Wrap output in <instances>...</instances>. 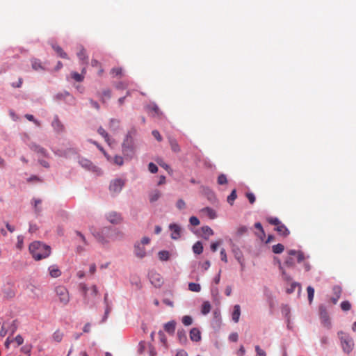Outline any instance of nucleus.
<instances>
[{"label":"nucleus","instance_id":"nucleus-30","mask_svg":"<svg viewBox=\"0 0 356 356\" xmlns=\"http://www.w3.org/2000/svg\"><path fill=\"white\" fill-rule=\"evenodd\" d=\"M49 270L52 277H58L61 275L60 270L55 266H50Z\"/></svg>","mask_w":356,"mask_h":356},{"label":"nucleus","instance_id":"nucleus-4","mask_svg":"<svg viewBox=\"0 0 356 356\" xmlns=\"http://www.w3.org/2000/svg\"><path fill=\"white\" fill-rule=\"evenodd\" d=\"M55 291L59 298L60 302L63 305H67L70 301V296L67 289L63 286L56 287Z\"/></svg>","mask_w":356,"mask_h":356},{"label":"nucleus","instance_id":"nucleus-15","mask_svg":"<svg viewBox=\"0 0 356 356\" xmlns=\"http://www.w3.org/2000/svg\"><path fill=\"white\" fill-rule=\"evenodd\" d=\"M107 220L109 222H118L122 220V218L120 214L115 211H111L107 215Z\"/></svg>","mask_w":356,"mask_h":356},{"label":"nucleus","instance_id":"nucleus-34","mask_svg":"<svg viewBox=\"0 0 356 356\" xmlns=\"http://www.w3.org/2000/svg\"><path fill=\"white\" fill-rule=\"evenodd\" d=\"M77 56L81 60H87L88 59L86 50L81 46L79 47V51L77 52Z\"/></svg>","mask_w":356,"mask_h":356},{"label":"nucleus","instance_id":"nucleus-22","mask_svg":"<svg viewBox=\"0 0 356 356\" xmlns=\"http://www.w3.org/2000/svg\"><path fill=\"white\" fill-rule=\"evenodd\" d=\"M240 316H241V307H240V305H236L234 307V311H233L232 314V320L235 323H238V321H239Z\"/></svg>","mask_w":356,"mask_h":356},{"label":"nucleus","instance_id":"nucleus-52","mask_svg":"<svg viewBox=\"0 0 356 356\" xmlns=\"http://www.w3.org/2000/svg\"><path fill=\"white\" fill-rule=\"evenodd\" d=\"M148 170L152 173H156L158 171V168L154 163H149L148 165Z\"/></svg>","mask_w":356,"mask_h":356},{"label":"nucleus","instance_id":"nucleus-23","mask_svg":"<svg viewBox=\"0 0 356 356\" xmlns=\"http://www.w3.org/2000/svg\"><path fill=\"white\" fill-rule=\"evenodd\" d=\"M150 280L155 286H160L163 282L162 278L159 274H152L150 277Z\"/></svg>","mask_w":356,"mask_h":356},{"label":"nucleus","instance_id":"nucleus-7","mask_svg":"<svg viewBox=\"0 0 356 356\" xmlns=\"http://www.w3.org/2000/svg\"><path fill=\"white\" fill-rule=\"evenodd\" d=\"M319 312H320V318L322 323L325 326L329 327L330 326V321L328 316V313L325 306L321 305L319 307Z\"/></svg>","mask_w":356,"mask_h":356},{"label":"nucleus","instance_id":"nucleus-13","mask_svg":"<svg viewBox=\"0 0 356 356\" xmlns=\"http://www.w3.org/2000/svg\"><path fill=\"white\" fill-rule=\"evenodd\" d=\"M332 291L334 293V296L331 298V301L334 305L337 304L339 299L341 297V293H342V289L339 286H334L332 288Z\"/></svg>","mask_w":356,"mask_h":356},{"label":"nucleus","instance_id":"nucleus-19","mask_svg":"<svg viewBox=\"0 0 356 356\" xmlns=\"http://www.w3.org/2000/svg\"><path fill=\"white\" fill-rule=\"evenodd\" d=\"M51 47L56 51L58 56L62 58L68 59L67 54L64 51V50L56 44H51Z\"/></svg>","mask_w":356,"mask_h":356},{"label":"nucleus","instance_id":"nucleus-40","mask_svg":"<svg viewBox=\"0 0 356 356\" xmlns=\"http://www.w3.org/2000/svg\"><path fill=\"white\" fill-rule=\"evenodd\" d=\"M72 78L74 79L77 82H81L84 79V75L79 74L76 72H72L71 73Z\"/></svg>","mask_w":356,"mask_h":356},{"label":"nucleus","instance_id":"nucleus-16","mask_svg":"<svg viewBox=\"0 0 356 356\" xmlns=\"http://www.w3.org/2000/svg\"><path fill=\"white\" fill-rule=\"evenodd\" d=\"M168 142L170 148L173 152L179 153L181 151L180 146L179 145L177 140L172 137H168Z\"/></svg>","mask_w":356,"mask_h":356},{"label":"nucleus","instance_id":"nucleus-54","mask_svg":"<svg viewBox=\"0 0 356 356\" xmlns=\"http://www.w3.org/2000/svg\"><path fill=\"white\" fill-rule=\"evenodd\" d=\"M246 197L248 199L250 204H253L255 202V196L252 193H247Z\"/></svg>","mask_w":356,"mask_h":356},{"label":"nucleus","instance_id":"nucleus-5","mask_svg":"<svg viewBox=\"0 0 356 356\" xmlns=\"http://www.w3.org/2000/svg\"><path fill=\"white\" fill-rule=\"evenodd\" d=\"M124 186V181L123 179H115L111 182L109 189L111 193H119Z\"/></svg>","mask_w":356,"mask_h":356},{"label":"nucleus","instance_id":"nucleus-63","mask_svg":"<svg viewBox=\"0 0 356 356\" xmlns=\"http://www.w3.org/2000/svg\"><path fill=\"white\" fill-rule=\"evenodd\" d=\"M238 334L236 332H234L229 335V339L230 341H232L233 342H236L238 340Z\"/></svg>","mask_w":356,"mask_h":356},{"label":"nucleus","instance_id":"nucleus-28","mask_svg":"<svg viewBox=\"0 0 356 356\" xmlns=\"http://www.w3.org/2000/svg\"><path fill=\"white\" fill-rule=\"evenodd\" d=\"M193 251L197 254H200L203 252V245L200 241L196 242L193 245Z\"/></svg>","mask_w":356,"mask_h":356},{"label":"nucleus","instance_id":"nucleus-31","mask_svg":"<svg viewBox=\"0 0 356 356\" xmlns=\"http://www.w3.org/2000/svg\"><path fill=\"white\" fill-rule=\"evenodd\" d=\"M117 165L121 166L124 163V159L121 156L115 155L113 158L111 157V161H108Z\"/></svg>","mask_w":356,"mask_h":356},{"label":"nucleus","instance_id":"nucleus-12","mask_svg":"<svg viewBox=\"0 0 356 356\" xmlns=\"http://www.w3.org/2000/svg\"><path fill=\"white\" fill-rule=\"evenodd\" d=\"M275 227L274 229L282 236H286L289 234V230L286 227L284 224H274Z\"/></svg>","mask_w":356,"mask_h":356},{"label":"nucleus","instance_id":"nucleus-11","mask_svg":"<svg viewBox=\"0 0 356 356\" xmlns=\"http://www.w3.org/2000/svg\"><path fill=\"white\" fill-rule=\"evenodd\" d=\"M134 252L137 257L143 258L146 255V251L144 245L137 243L134 247Z\"/></svg>","mask_w":356,"mask_h":356},{"label":"nucleus","instance_id":"nucleus-58","mask_svg":"<svg viewBox=\"0 0 356 356\" xmlns=\"http://www.w3.org/2000/svg\"><path fill=\"white\" fill-rule=\"evenodd\" d=\"M236 258L238 260V261L239 262V264H241V269L243 270V268H244V262H243V257H242L241 254H236Z\"/></svg>","mask_w":356,"mask_h":356},{"label":"nucleus","instance_id":"nucleus-21","mask_svg":"<svg viewBox=\"0 0 356 356\" xmlns=\"http://www.w3.org/2000/svg\"><path fill=\"white\" fill-rule=\"evenodd\" d=\"M100 100L103 104L106 102V99H109L111 97V90L110 89H105L101 94L98 95Z\"/></svg>","mask_w":356,"mask_h":356},{"label":"nucleus","instance_id":"nucleus-44","mask_svg":"<svg viewBox=\"0 0 356 356\" xmlns=\"http://www.w3.org/2000/svg\"><path fill=\"white\" fill-rule=\"evenodd\" d=\"M63 337V334L60 330H56L53 334V339L56 342L61 341Z\"/></svg>","mask_w":356,"mask_h":356},{"label":"nucleus","instance_id":"nucleus-6","mask_svg":"<svg viewBox=\"0 0 356 356\" xmlns=\"http://www.w3.org/2000/svg\"><path fill=\"white\" fill-rule=\"evenodd\" d=\"M195 234L199 236H201L205 239L209 238L213 234V230L209 226H203L201 229H192Z\"/></svg>","mask_w":356,"mask_h":356},{"label":"nucleus","instance_id":"nucleus-17","mask_svg":"<svg viewBox=\"0 0 356 356\" xmlns=\"http://www.w3.org/2000/svg\"><path fill=\"white\" fill-rule=\"evenodd\" d=\"M203 216L208 217L209 220H213L216 218V211L209 207L204 208L201 211Z\"/></svg>","mask_w":356,"mask_h":356},{"label":"nucleus","instance_id":"nucleus-57","mask_svg":"<svg viewBox=\"0 0 356 356\" xmlns=\"http://www.w3.org/2000/svg\"><path fill=\"white\" fill-rule=\"evenodd\" d=\"M15 341L17 343V346H20L24 342V339L23 337L18 334L15 337V338L14 339Z\"/></svg>","mask_w":356,"mask_h":356},{"label":"nucleus","instance_id":"nucleus-27","mask_svg":"<svg viewBox=\"0 0 356 356\" xmlns=\"http://www.w3.org/2000/svg\"><path fill=\"white\" fill-rule=\"evenodd\" d=\"M31 65H32V68L36 71L40 70H43L44 69L42 65L41 61L38 59H35V58L31 60Z\"/></svg>","mask_w":356,"mask_h":356},{"label":"nucleus","instance_id":"nucleus-35","mask_svg":"<svg viewBox=\"0 0 356 356\" xmlns=\"http://www.w3.org/2000/svg\"><path fill=\"white\" fill-rule=\"evenodd\" d=\"M149 111H151L154 113V116H160V115H162V112L160 111V109L158 107V106L156 104H155L149 105Z\"/></svg>","mask_w":356,"mask_h":356},{"label":"nucleus","instance_id":"nucleus-46","mask_svg":"<svg viewBox=\"0 0 356 356\" xmlns=\"http://www.w3.org/2000/svg\"><path fill=\"white\" fill-rule=\"evenodd\" d=\"M182 323L186 326L191 325L193 323V318L190 316H184L182 317Z\"/></svg>","mask_w":356,"mask_h":356},{"label":"nucleus","instance_id":"nucleus-14","mask_svg":"<svg viewBox=\"0 0 356 356\" xmlns=\"http://www.w3.org/2000/svg\"><path fill=\"white\" fill-rule=\"evenodd\" d=\"M201 332L196 328H192L190 331V339L193 341L198 342L201 340Z\"/></svg>","mask_w":356,"mask_h":356},{"label":"nucleus","instance_id":"nucleus-10","mask_svg":"<svg viewBox=\"0 0 356 356\" xmlns=\"http://www.w3.org/2000/svg\"><path fill=\"white\" fill-rule=\"evenodd\" d=\"M51 126L54 131L58 133L63 132L65 130V127L59 120L58 115L54 116V120L51 122Z\"/></svg>","mask_w":356,"mask_h":356},{"label":"nucleus","instance_id":"nucleus-8","mask_svg":"<svg viewBox=\"0 0 356 356\" xmlns=\"http://www.w3.org/2000/svg\"><path fill=\"white\" fill-rule=\"evenodd\" d=\"M134 149V140L131 136H127L122 143V150L124 154L132 152Z\"/></svg>","mask_w":356,"mask_h":356},{"label":"nucleus","instance_id":"nucleus-33","mask_svg":"<svg viewBox=\"0 0 356 356\" xmlns=\"http://www.w3.org/2000/svg\"><path fill=\"white\" fill-rule=\"evenodd\" d=\"M161 192L158 190L153 191L149 195V200L151 202H156L161 197Z\"/></svg>","mask_w":356,"mask_h":356},{"label":"nucleus","instance_id":"nucleus-47","mask_svg":"<svg viewBox=\"0 0 356 356\" xmlns=\"http://www.w3.org/2000/svg\"><path fill=\"white\" fill-rule=\"evenodd\" d=\"M341 308L343 311L347 312L349 311L351 309V304L349 301H343L341 303Z\"/></svg>","mask_w":356,"mask_h":356},{"label":"nucleus","instance_id":"nucleus-18","mask_svg":"<svg viewBox=\"0 0 356 356\" xmlns=\"http://www.w3.org/2000/svg\"><path fill=\"white\" fill-rule=\"evenodd\" d=\"M175 327L176 322L175 321H171L164 325V330L166 332L172 335L175 333Z\"/></svg>","mask_w":356,"mask_h":356},{"label":"nucleus","instance_id":"nucleus-45","mask_svg":"<svg viewBox=\"0 0 356 356\" xmlns=\"http://www.w3.org/2000/svg\"><path fill=\"white\" fill-rule=\"evenodd\" d=\"M236 197H237V196H236V190L234 189V190H233V191H232V193H230V195L227 197V202H228L229 204H230L231 205H232V204H233V202H234V201L236 200Z\"/></svg>","mask_w":356,"mask_h":356},{"label":"nucleus","instance_id":"nucleus-36","mask_svg":"<svg viewBox=\"0 0 356 356\" xmlns=\"http://www.w3.org/2000/svg\"><path fill=\"white\" fill-rule=\"evenodd\" d=\"M255 228L259 231V233H257L258 237L263 241H264L265 238V234L263 229V227L261 226V224H255Z\"/></svg>","mask_w":356,"mask_h":356},{"label":"nucleus","instance_id":"nucleus-56","mask_svg":"<svg viewBox=\"0 0 356 356\" xmlns=\"http://www.w3.org/2000/svg\"><path fill=\"white\" fill-rule=\"evenodd\" d=\"M176 205H177V207L179 209H184V208L186 207V203H185V202H184L183 200H181V199H180V200H179L177 201V204H176Z\"/></svg>","mask_w":356,"mask_h":356},{"label":"nucleus","instance_id":"nucleus-25","mask_svg":"<svg viewBox=\"0 0 356 356\" xmlns=\"http://www.w3.org/2000/svg\"><path fill=\"white\" fill-rule=\"evenodd\" d=\"M177 338L179 342L182 344H186L187 342V337L186 332L184 330H178Z\"/></svg>","mask_w":356,"mask_h":356},{"label":"nucleus","instance_id":"nucleus-29","mask_svg":"<svg viewBox=\"0 0 356 356\" xmlns=\"http://www.w3.org/2000/svg\"><path fill=\"white\" fill-rule=\"evenodd\" d=\"M97 132L99 135H101L104 138L105 141L110 145L111 140H110L108 133L105 131V129L100 127L97 129Z\"/></svg>","mask_w":356,"mask_h":356},{"label":"nucleus","instance_id":"nucleus-9","mask_svg":"<svg viewBox=\"0 0 356 356\" xmlns=\"http://www.w3.org/2000/svg\"><path fill=\"white\" fill-rule=\"evenodd\" d=\"M169 229L171 232V238L178 239L181 236V227L178 224H170Z\"/></svg>","mask_w":356,"mask_h":356},{"label":"nucleus","instance_id":"nucleus-59","mask_svg":"<svg viewBox=\"0 0 356 356\" xmlns=\"http://www.w3.org/2000/svg\"><path fill=\"white\" fill-rule=\"evenodd\" d=\"M220 257L222 261H225V263L227 262V254L225 249H222L220 250Z\"/></svg>","mask_w":356,"mask_h":356},{"label":"nucleus","instance_id":"nucleus-20","mask_svg":"<svg viewBox=\"0 0 356 356\" xmlns=\"http://www.w3.org/2000/svg\"><path fill=\"white\" fill-rule=\"evenodd\" d=\"M3 293V297L7 299L13 298L15 296V291L10 286H5Z\"/></svg>","mask_w":356,"mask_h":356},{"label":"nucleus","instance_id":"nucleus-43","mask_svg":"<svg viewBox=\"0 0 356 356\" xmlns=\"http://www.w3.org/2000/svg\"><path fill=\"white\" fill-rule=\"evenodd\" d=\"M159 258L161 261H167L170 257V254L168 251H160L158 254Z\"/></svg>","mask_w":356,"mask_h":356},{"label":"nucleus","instance_id":"nucleus-51","mask_svg":"<svg viewBox=\"0 0 356 356\" xmlns=\"http://www.w3.org/2000/svg\"><path fill=\"white\" fill-rule=\"evenodd\" d=\"M25 118L29 120V121H31V122H33L34 124L35 125H37L38 127L40 126V123L38 120H35L33 117V115H31V114H26L25 115Z\"/></svg>","mask_w":356,"mask_h":356},{"label":"nucleus","instance_id":"nucleus-42","mask_svg":"<svg viewBox=\"0 0 356 356\" xmlns=\"http://www.w3.org/2000/svg\"><path fill=\"white\" fill-rule=\"evenodd\" d=\"M307 294H308V300H309V303L311 304L313 301L314 296V289L311 286H309L307 288Z\"/></svg>","mask_w":356,"mask_h":356},{"label":"nucleus","instance_id":"nucleus-60","mask_svg":"<svg viewBox=\"0 0 356 356\" xmlns=\"http://www.w3.org/2000/svg\"><path fill=\"white\" fill-rule=\"evenodd\" d=\"M297 260L298 263L302 262L305 259V256L302 252L298 251L297 253Z\"/></svg>","mask_w":356,"mask_h":356},{"label":"nucleus","instance_id":"nucleus-37","mask_svg":"<svg viewBox=\"0 0 356 356\" xmlns=\"http://www.w3.org/2000/svg\"><path fill=\"white\" fill-rule=\"evenodd\" d=\"M272 249H273V252L274 253L280 254L284 251V247L282 244L278 243V244L273 245Z\"/></svg>","mask_w":356,"mask_h":356},{"label":"nucleus","instance_id":"nucleus-32","mask_svg":"<svg viewBox=\"0 0 356 356\" xmlns=\"http://www.w3.org/2000/svg\"><path fill=\"white\" fill-rule=\"evenodd\" d=\"M89 142L94 144L104 154L108 161H111V156L107 154L104 149L98 143L92 140H89Z\"/></svg>","mask_w":356,"mask_h":356},{"label":"nucleus","instance_id":"nucleus-50","mask_svg":"<svg viewBox=\"0 0 356 356\" xmlns=\"http://www.w3.org/2000/svg\"><path fill=\"white\" fill-rule=\"evenodd\" d=\"M111 74L113 76H122V69L121 67H115L111 70Z\"/></svg>","mask_w":356,"mask_h":356},{"label":"nucleus","instance_id":"nucleus-2","mask_svg":"<svg viewBox=\"0 0 356 356\" xmlns=\"http://www.w3.org/2000/svg\"><path fill=\"white\" fill-rule=\"evenodd\" d=\"M92 234L99 242L104 243L113 236V231L110 227H104L98 231L96 229H92Z\"/></svg>","mask_w":356,"mask_h":356},{"label":"nucleus","instance_id":"nucleus-3","mask_svg":"<svg viewBox=\"0 0 356 356\" xmlns=\"http://www.w3.org/2000/svg\"><path fill=\"white\" fill-rule=\"evenodd\" d=\"M338 336L341 339V346L344 352L349 353L353 348L354 342L353 339L346 333L340 331Z\"/></svg>","mask_w":356,"mask_h":356},{"label":"nucleus","instance_id":"nucleus-38","mask_svg":"<svg viewBox=\"0 0 356 356\" xmlns=\"http://www.w3.org/2000/svg\"><path fill=\"white\" fill-rule=\"evenodd\" d=\"M188 289L193 292H200L201 286L199 284L191 282L188 284Z\"/></svg>","mask_w":356,"mask_h":356},{"label":"nucleus","instance_id":"nucleus-62","mask_svg":"<svg viewBox=\"0 0 356 356\" xmlns=\"http://www.w3.org/2000/svg\"><path fill=\"white\" fill-rule=\"evenodd\" d=\"M17 248L21 250L23 247V238L21 236L17 237Z\"/></svg>","mask_w":356,"mask_h":356},{"label":"nucleus","instance_id":"nucleus-55","mask_svg":"<svg viewBox=\"0 0 356 356\" xmlns=\"http://www.w3.org/2000/svg\"><path fill=\"white\" fill-rule=\"evenodd\" d=\"M255 350L257 352V356H266L265 351L261 349L259 346H255Z\"/></svg>","mask_w":356,"mask_h":356},{"label":"nucleus","instance_id":"nucleus-61","mask_svg":"<svg viewBox=\"0 0 356 356\" xmlns=\"http://www.w3.org/2000/svg\"><path fill=\"white\" fill-rule=\"evenodd\" d=\"M157 163H159V165L161 167L163 168L167 171L170 170V167L168 164H166L165 163L163 162L161 160V161H157Z\"/></svg>","mask_w":356,"mask_h":356},{"label":"nucleus","instance_id":"nucleus-24","mask_svg":"<svg viewBox=\"0 0 356 356\" xmlns=\"http://www.w3.org/2000/svg\"><path fill=\"white\" fill-rule=\"evenodd\" d=\"M30 148L33 151H34V152H37L38 154H42V155H43L44 156H47V150L45 149H44L43 147H40V146H39V145H38L36 144H31L30 145Z\"/></svg>","mask_w":356,"mask_h":356},{"label":"nucleus","instance_id":"nucleus-1","mask_svg":"<svg viewBox=\"0 0 356 356\" xmlns=\"http://www.w3.org/2000/svg\"><path fill=\"white\" fill-rule=\"evenodd\" d=\"M29 252L35 260L39 261L49 257L51 248L40 241H34L29 245Z\"/></svg>","mask_w":356,"mask_h":356},{"label":"nucleus","instance_id":"nucleus-41","mask_svg":"<svg viewBox=\"0 0 356 356\" xmlns=\"http://www.w3.org/2000/svg\"><path fill=\"white\" fill-rule=\"evenodd\" d=\"M129 86L128 81H120L115 83V87L118 90H124Z\"/></svg>","mask_w":356,"mask_h":356},{"label":"nucleus","instance_id":"nucleus-26","mask_svg":"<svg viewBox=\"0 0 356 356\" xmlns=\"http://www.w3.org/2000/svg\"><path fill=\"white\" fill-rule=\"evenodd\" d=\"M79 164L84 168L91 170L94 168L92 163L86 159H81L79 161Z\"/></svg>","mask_w":356,"mask_h":356},{"label":"nucleus","instance_id":"nucleus-64","mask_svg":"<svg viewBox=\"0 0 356 356\" xmlns=\"http://www.w3.org/2000/svg\"><path fill=\"white\" fill-rule=\"evenodd\" d=\"M246 231H247V228H246L245 227H244V226L241 227L238 229V231H237V234H238V236H241V235L243 234L245 232H246Z\"/></svg>","mask_w":356,"mask_h":356},{"label":"nucleus","instance_id":"nucleus-53","mask_svg":"<svg viewBox=\"0 0 356 356\" xmlns=\"http://www.w3.org/2000/svg\"><path fill=\"white\" fill-rule=\"evenodd\" d=\"M152 134L159 142H161L163 140L161 134L157 130H153Z\"/></svg>","mask_w":356,"mask_h":356},{"label":"nucleus","instance_id":"nucleus-48","mask_svg":"<svg viewBox=\"0 0 356 356\" xmlns=\"http://www.w3.org/2000/svg\"><path fill=\"white\" fill-rule=\"evenodd\" d=\"M31 349H32V346L26 344V345L24 346L23 347H22L21 351L23 353L26 354L28 356H30L31 355Z\"/></svg>","mask_w":356,"mask_h":356},{"label":"nucleus","instance_id":"nucleus-49","mask_svg":"<svg viewBox=\"0 0 356 356\" xmlns=\"http://www.w3.org/2000/svg\"><path fill=\"white\" fill-rule=\"evenodd\" d=\"M227 183V177L224 174H221L218 177V184L220 185L226 184Z\"/></svg>","mask_w":356,"mask_h":356},{"label":"nucleus","instance_id":"nucleus-39","mask_svg":"<svg viewBox=\"0 0 356 356\" xmlns=\"http://www.w3.org/2000/svg\"><path fill=\"white\" fill-rule=\"evenodd\" d=\"M211 310V305L209 302H204L202 305V313L203 314H207L210 312Z\"/></svg>","mask_w":356,"mask_h":356}]
</instances>
